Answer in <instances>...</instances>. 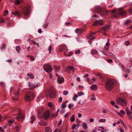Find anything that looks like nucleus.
Masks as SVG:
<instances>
[{
  "label": "nucleus",
  "mask_w": 132,
  "mask_h": 132,
  "mask_svg": "<svg viewBox=\"0 0 132 132\" xmlns=\"http://www.w3.org/2000/svg\"><path fill=\"white\" fill-rule=\"evenodd\" d=\"M88 42L89 44H91L92 42V40L91 38L90 39L88 40Z\"/></svg>",
  "instance_id": "61"
},
{
  "label": "nucleus",
  "mask_w": 132,
  "mask_h": 132,
  "mask_svg": "<svg viewBox=\"0 0 132 132\" xmlns=\"http://www.w3.org/2000/svg\"><path fill=\"white\" fill-rule=\"evenodd\" d=\"M75 119V118H74V115H73L71 116V117L70 118V120L71 122H73Z\"/></svg>",
  "instance_id": "27"
},
{
  "label": "nucleus",
  "mask_w": 132,
  "mask_h": 132,
  "mask_svg": "<svg viewBox=\"0 0 132 132\" xmlns=\"http://www.w3.org/2000/svg\"><path fill=\"white\" fill-rule=\"evenodd\" d=\"M30 58L32 61H34L35 59L34 57L32 56H30Z\"/></svg>",
  "instance_id": "63"
},
{
  "label": "nucleus",
  "mask_w": 132,
  "mask_h": 132,
  "mask_svg": "<svg viewBox=\"0 0 132 132\" xmlns=\"http://www.w3.org/2000/svg\"><path fill=\"white\" fill-rule=\"evenodd\" d=\"M35 117L34 116H32L31 117V120L30 121V122L31 123H33L35 120Z\"/></svg>",
  "instance_id": "23"
},
{
  "label": "nucleus",
  "mask_w": 132,
  "mask_h": 132,
  "mask_svg": "<svg viewBox=\"0 0 132 132\" xmlns=\"http://www.w3.org/2000/svg\"><path fill=\"white\" fill-rule=\"evenodd\" d=\"M80 53V51L79 50H77L75 52V54H79Z\"/></svg>",
  "instance_id": "43"
},
{
  "label": "nucleus",
  "mask_w": 132,
  "mask_h": 132,
  "mask_svg": "<svg viewBox=\"0 0 132 132\" xmlns=\"http://www.w3.org/2000/svg\"><path fill=\"white\" fill-rule=\"evenodd\" d=\"M0 132H5L3 128L0 126Z\"/></svg>",
  "instance_id": "55"
},
{
  "label": "nucleus",
  "mask_w": 132,
  "mask_h": 132,
  "mask_svg": "<svg viewBox=\"0 0 132 132\" xmlns=\"http://www.w3.org/2000/svg\"><path fill=\"white\" fill-rule=\"evenodd\" d=\"M21 1L22 0H15L14 2V3L16 5H19Z\"/></svg>",
  "instance_id": "21"
},
{
  "label": "nucleus",
  "mask_w": 132,
  "mask_h": 132,
  "mask_svg": "<svg viewBox=\"0 0 132 132\" xmlns=\"http://www.w3.org/2000/svg\"><path fill=\"white\" fill-rule=\"evenodd\" d=\"M66 103H64V102H63L61 108L63 109L64 108H65L66 107V106L65 105Z\"/></svg>",
  "instance_id": "36"
},
{
  "label": "nucleus",
  "mask_w": 132,
  "mask_h": 132,
  "mask_svg": "<svg viewBox=\"0 0 132 132\" xmlns=\"http://www.w3.org/2000/svg\"><path fill=\"white\" fill-rule=\"evenodd\" d=\"M52 130L51 128L49 127H46L45 129V132H52Z\"/></svg>",
  "instance_id": "16"
},
{
  "label": "nucleus",
  "mask_w": 132,
  "mask_h": 132,
  "mask_svg": "<svg viewBox=\"0 0 132 132\" xmlns=\"http://www.w3.org/2000/svg\"><path fill=\"white\" fill-rule=\"evenodd\" d=\"M101 29H102L105 31H107L108 29L105 27H102Z\"/></svg>",
  "instance_id": "60"
},
{
  "label": "nucleus",
  "mask_w": 132,
  "mask_h": 132,
  "mask_svg": "<svg viewBox=\"0 0 132 132\" xmlns=\"http://www.w3.org/2000/svg\"><path fill=\"white\" fill-rule=\"evenodd\" d=\"M125 45H126L128 46V45L130 44V42L129 41H126L125 42Z\"/></svg>",
  "instance_id": "49"
},
{
  "label": "nucleus",
  "mask_w": 132,
  "mask_h": 132,
  "mask_svg": "<svg viewBox=\"0 0 132 132\" xmlns=\"http://www.w3.org/2000/svg\"><path fill=\"white\" fill-rule=\"evenodd\" d=\"M39 125L40 126H45L46 125H47V123L45 122L44 121H43L42 120L39 123Z\"/></svg>",
  "instance_id": "15"
},
{
  "label": "nucleus",
  "mask_w": 132,
  "mask_h": 132,
  "mask_svg": "<svg viewBox=\"0 0 132 132\" xmlns=\"http://www.w3.org/2000/svg\"><path fill=\"white\" fill-rule=\"evenodd\" d=\"M130 22L131 21L130 20H128L125 22V24H127L130 23Z\"/></svg>",
  "instance_id": "45"
},
{
  "label": "nucleus",
  "mask_w": 132,
  "mask_h": 132,
  "mask_svg": "<svg viewBox=\"0 0 132 132\" xmlns=\"http://www.w3.org/2000/svg\"><path fill=\"white\" fill-rule=\"evenodd\" d=\"M118 13L121 16H125L127 14V11L123 10V8L120 7L119 9Z\"/></svg>",
  "instance_id": "5"
},
{
  "label": "nucleus",
  "mask_w": 132,
  "mask_h": 132,
  "mask_svg": "<svg viewBox=\"0 0 132 132\" xmlns=\"http://www.w3.org/2000/svg\"><path fill=\"white\" fill-rule=\"evenodd\" d=\"M65 24L67 26L69 25H71V23L69 22H66L65 23Z\"/></svg>",
  "instance_id": "56"
},
{
  "label": "nucleus",
  "mask_w": 132,
  "mask_h": 132,
  "mask_svg": "<svg viewBox=\"0 0 132 132\" xmlns=\"http://www.w3.org/2000/svg\"><path fill=\"white\" fill-rule=\"evenodd\" d=\"M81 100H80L78 102V104H81L82 105H83L84 104V102H81Z\"/></svg>",
  "instance_id": "58"
},
{
  "label": "nucleus",
  "mask_w": 132,
  "mask_h": 132,
  "mask_svg": "<svg viewBox=\"0 0 132 132\" xmlns=\"http://www.w3.org/2000/svg\"><path fill=\"white\" fill-rule=\"evenodd\" d=\"M63 98L62 97H60L59 98L58 101L59 102H61L62 101Z\"/></svg>",
  "instance_id": "47"
},
{
  "label": "nucleus",
  "mask_w": 132,
  "mask_h": 132,
  "mask_svg": "<svg viewBox=\"0 0 132 132\" xmlns=\"http://www.w3.org/2000/svg\"><path fill=\"white\" fill-rule=\"evenodd\" d=\"M110 52H105V53H104V55H110Z\"/></svg>",
  "instance_id": "48"
},
{
  "label": "nucleus",
  "mask_w": 132,
  "mask_h": 132,
  "mask_svg": "<svg viewBox=\"0 0 132 132\" xmlns=\"http://www.w3.org/2000/svg\"><path fill=\"white\" fill-rule=\"evenodd\" d=\"M5 85V84H4V83L3 82H0V86L1 87H3V86H4Z\"/></svg>",
  "instance_id": "53"
},
{
  "label": "nucleus",
  "mask_w": 132,
  "mask_h": 132,
  "mask_svg": "<svg viewBox=\"0 0 132 132\" xmlns=\"http://www.w3.org/2000/svg\"><path fill=\"white\" fill-rule=\"evenodd\" d=\"M62 78H61L60 77H59V78H57V80L59 83H61L64 82V79L62 77Z\"/></svg>",
  "instance_id": "17"
},
{
  "label": "nucleus",
  "mask_w": 132,
  "mask_h": 132,
  "mask_svg": "<svg viewBox=\"0 0 132 132\" xmlns=\"http://www.w3.org/2000/svg\"><path fill=\"white\" fill-rule=\"evenodd\" d=\"M52 49V46H49L48 48V50L49 51V53H51V50Z\"/></svg>",
  "instance_id": "40"
},
{
  "label": "nucleus",
  "mask_w": 132,
  "mask_h": 132,
  "mask_svg": "<svg viewBox=\"0 0 132 132\" xmlns=\"http://www.w3.org/2000/svg\"><path fill=\"white\" fill-rule=\"evenodd\" d=\"M16 50L17 52L19 53L21 50L20 47L19 46H17L16 47Z\"/></svg>",
  "instance_id": "24"
},
{
  "label": "nucleus",
  "mask_w": 132,
  "mask_h": 132,
  "mask_svg": "<svg viewBox=\"0 0 132 132\" xmlns=\"http://www.w3.org/2000/svg\"><path fill=\"white\" fill-rule=\"evenodd\" d=\"M11 13L12 14H13V15H17L18 14L19 12H14V11H12L11 12Z\"/></svg>",
  "instance_id": "34"
},
{
  "label": "nucleus",
  "mask_w": 132,
  "mask_h": 132,
  "mask_svg": "<svg viewBox=\"0 0 132 132\" xmlns=\"http://www.w3.org/2000/svg\"><path fill=\"white\" fill-rule=\"evenodd\" d=\"M28 87L30 89H32L37 86V85H35V84L34 85L31 84V83L29 82H28Z\"/></svg>",
  "instance_id": "13"
},
{
  "label": "nucleus",
  "mask_w": 132,
  "mask_h": 132,
  "mask_svg": "<svg viewBox=\"0 0 132 132\" xmlns=\"http://www.w3.org/2000/svg\"><path fill=\"white\" fill-rule=\"evenodd\" d=\"M13 100L14 101H18V97H16L15 96V97H13Z\"/></svg>",
  "instance_id": "54"
},
{
  "label": "nucleus",
  "mask_w": 132,
  "mask_h": 132,
  "mask_svg": "<svg viewBox=\"0 0 132 132\" xmlns=\"http://www.w3.org/2000/svg\"><path fill=\"white\" fill-rule=\"evenodd\" d=\"M96 76H98L99 78H102L103 77V75L101 73H97L96 74Z\"/></svg>",
  "instance_id": "29"
},
{
  "label": "nucleus",
  "mask_w": 132,
  "mask_h": 132,
  "mask_svg": "<svg viewBox=\"0 0 132 132\" xmlns=\"http://www.w3.org/2000/svg\"><path fill=\"white\" fill-rule=\"evenodd\" d=\"M62 122V120H61L59 122L58 124V125L59 126H60Z\"/></svg>",
  "instance_id": "62"
},
{
  "label": "nucleus",
  "mask_w": 132,
  "mask_h": 132,
  "mask_svg": "<svg viewBox=\"0 0 132 132\" xmlns=\"http://www.w3.org/2000/svg\"><path fill=\"white\" fill-rule=\"evenodd\" d=\"M112 15L113 17L115 18H118L119 16V15L118 14H117V15H116V14H112Z\"/></svg>",
  "instance_id": "33"
},
{
  "label": "nucleus",
  "mask_w": 132,
  "mask_h": 132,
  "mask_svg": "<svg viewBox=\"0 0 132 132\" xmlns=\"http://www.w3.org/2000/svg\"><path fill=\"white\" fill-rule=\"evenodd\" d=\"M22 12L24 15L26 16H27L30 12L29 7L27 6L24 8L22 9Z\"/></svg>",
  "instance_id": "7"
},
{
  "label": "nucleus",
  "mask_w": 132,
  "mask_h": 132,
  "mask_svg": "<svg viewBox=\"0 0 132 132\" xmlns=\"http://www.w3.org/2000/svg\"><path fill=\"white\" fill-rule=\"evenodd\" d=\"M84 93L82 92H78V93L77 95L78 96H80L81 95H83Z\"/></svg>",
  "instance_id": "37"
},
{
  "label": "nucleus",
  "mask_w": 132,
  "mask_h": 132,
  "mask_svg": "<svg viewBox=\"0 0 132 132\" xmlns=\"http://www.w3.org/2000/svg\"><path fill=\"white\" fill-rule=\"evenodd\" d=\"M27 75L30 77L31 79H33L34 78V76H33L32 74L31 73H27Z\"/></svg>",
  "instance_id": "26"
},
{
  "label": "nucleus",
  "mask_w": 132,
  "mask_h": 132,
  "mask_svg": "<svg viewBox=\"0 0 132 132\" xmlns=\"http://www.w3.org/2000/svg\"><path fill=\"white\" fill-rule=\"evenodd\" d=\"M63 94L65 95H67L68 94V92L67 91H64L63 92Z\"/></svg>",
  "instance_id": "51"
},
{
  "label": "nucleus",
  "mask_w": 132,
  "mask_h": 132,
  "mask_svg": "<svg viewBox=\"0 0 132 132\" xmlns=\"http://www.w3.org/2000/svg\"><path fill=\"white\" fill-rule=\"evenodd\" d=\"M90 88L92 90H97V87L96 85H94L91 86Z\"/></svg>",
  "instance_id": "19"
},
{
  "label": "nucleus",
  "mask_w": 132,
  "mask_h": 132,
  "mask_svg": "<svg viewBox=\"0 0 132 132\" xmlns=\"http://www.w3.org/2000/svg\"><path fill=\"white\" fill-rule=\"evenodd\" d=\"M49 110H47L44 114L43 118L45 120L49 118Z\"/></svg>",
  "instance_id": "11"
},
{
  "label": "nucleus",
  "mask_w": 132,
  "mask_h": 132,
  "mask_svg": "<svg viewBox=\"0 0 132 132\" xmlns=\"http://www.w3.org/2000/svg\"><path fill=\"white\" fill-rule=\"evenodd\" d=\"M87 80L89 84H93L92 82L90 81V79L89 78H87Z\"/></svg>",
  "instance_id": "42"
},
{
  "label": "nucleus",
  "mask_w": 132,
  "mask_h": 132,
  "mask_svg": "<svg viewBox=\"0 0 132 132\" xmlns=\"http://www.w3.org/2000/svg\"><path fill=\"white\" fill-rule=\"evenodd\" d=\"M43 67L44 70L47 72H51L52 70V69L51 66L48 64H45Z\"/></svg>",
  "instance_id": "3"
},
{
  "label": "nucleus",
  "mask_w": 132,
  "mask_h": 132,
  "mask_svg": "<svg viewBox=\"0 0 132 132\" xmlns=\"http://www.w3.org/2000/svg\"><path fill=\"white\" fill-rule=\"evenodd\" d=\"M130 110L127 108L126 109V112L129 118H132L130 114Z\"/></svg>",
  "instance_id": "18"
},
{
  "label": "nucleus",
  "mask_w": 132,
  "mask_h": 132,
  "mask_svg": "<svg viewBox=\"0 0 132 132\" xmlns=\"http://www.w3.org/2000/svg\"><path fill=\"white\" fill-rule=\"evenodd\" d=\"M25 115L23 113H21L19 112L18 114V116L16 118V119L19 121H22L24 119Z\"/></svg>",
  "instance_id": "4"
},
{
  "label": "nucleus",
  "mask_w": 132,
  "mask_h": 132,
  "mask_svg": "<svg viewBox=\"0 0 132 132\" xmlns=\"http://www.w3.org/2000/svg\"><path fill=\"white\" fill-rule=\"evenodd\" d=\"M7 122L9 123L10 125H11L12 123L14 122L15 121L14 120H7Z\"/></svg>",
  "instance_id": "25"
},
{
  "label": "nucleus",
  "mask_w": 132,
  "mask_h": 132,
  "mask_svg": "<svg viewBox=\"0 0 132 132\" xmlns=\"http://www.w3.org/2000/svg\"><path fill=\"white\" fill-rule=\"evenodd\" d=\"M5 21L4 19L2 18H0V23H3Z\"/></svg>",
  "instance_id": "31"
},
{
  "label": "nucleus",
  "mask_w": 132,
  "mask_h": 132,
  "mask_svg": "<svg viewBox=\"0 0 132 132\" xmlns=\"http://www.w3.org/2000/svg\"><path fill=\"white\" fill-rule=\"evenodd\" d=\"M99 13L100 14L101 16H102L107 15L108 14V12L105 8H102Z\"/></svg>",
  "instance_id": "6"
},
{
  "label": "nucleus",
  "mask_w": 132,
  "mask_h": 132,
  "mask_svg": "<svg viewBox=\"0 0 132 132\" xmlns=\"http://www.w3.org/2000/svg\"><path fill=\"white\" fill-rule=\"evenodd\" d=\"M48 105L49 107H51L52 106V104L51 102H49L48 103Z\"/></svg>",
  "instance_id": "50"
},
{
  "label": "nucleus",
  "mask_w": 132,
  "mask_h": 132,
  "mask_svg": "<svg viewBox=\"0 0 132 132\" xmlns=\"http://www.w3.org/2000/svg\"><path fill=\"white\" fill-rule=\"evenodd\" d=\"M77 125L75 124H73L72 127V130H74L76 127Z\"/></svg>",
  "instance_id": "39"
},
{
  "label": "nucleus",
  "mask_w": 132,
  "mask_h": 132,
  "mask_svg": "<svg viewBox=\"0 0 132 132\" xmlns=\"http://www.w3.org/2000/svg\"><path fill=\"white\" fill-rule=\"evenodd\" d=\"M49 94L51 97L53 98L55 95V93L54 89L53 87H51L50 88L49 90Z\"/></svg>",
  "instance_id": "9"
},
{
  "label": "nucleus",
  "mask_w": 132,
  "mask_h": 132,
  "mask_svg": "<svg viewBox=\"0 0 132 132\" xmlns=\"http://www.w3.org/2000/svg\"><path fill=\"white\" fill-rule=\"evenodd\" d=\"M104 22L102 20H97L96 21L93 23L92 26L98 25H102L103 24Z\"/></svg>",
  "instance_id": "10"
},
{
  "label": "nucleus",
  "mask_w": 132,
  "mask_h": 132,
  "mask_svg": "<svg viewBox=\"0 0 132 132\" xmlns=\"http://www.w3.org/2000/svg\"><path fill=\"white\" fill-rule=\"evenodd\" d=\"M6 62H9L11 63L12 62V60H11V59H9V60H6Z\"/></svg>",
  "instance_id": "59"
},
{
  "label": "nucleus",
  "mask_w": 132,
  "mask_h": 132,
  "mask_svg": "<svg viewBox=\"0 0 132 132\" xmlns=\"http://www.w3.org/2000/svg\"><path fill=\"white\" fill-rule=\"evenodd\" d=\"M102 8H101L99 6H96L95 7V10L96 12L100 13L101 10V9H102Z\"/></svg>",
  "instance_id": "14"
},
{
  "label": "nucleus",
  "mask_w": 132,
  "mask_h": 132,
  "mask_svg": "<svg viewBox=\"0 0 132 132\" xmlns=\"http://www.w3.org/2000/svg\"><path fill=\"white\" fill-rule=\"evenodd\" d=\"M6 47V45L5 44H3L2 47L1 48V50H2L4 48Z\"/></svg>",
  "instance_id": "38"
},
{
  "label": "nucleus",
  "mask_w": 132,
  "mask_h": 132,
  "mask_svg": "<svg viewBox=\"0 0 132 132\" xmlns=\"http://www.w3.org/2000/svg\"><path fill=\"white\" fill-rule=\"evenodd\" d=\"M120 112L121 113V114H122L124 115L125 114V111H123L122 110H121L120 111Z\"/></svg>",
  "instance_id": "52"
},
{
  "label": "nucleus",
  "mask_w": 132,
  "mask_h": 132,
  "mask_svg": "<svg viewBox=\"0 0 132 132\" xmlns=\"http://www.w3.org/2000/svg\"><path fill=\"white\" fill-rule=\"evenodd\" d=\"M97 53V51L96 50L93 49L91 51V54L92 55H94Z\"/></svg>",
  "instance_id": "22"
},
{
  "label": "nucleus",
  "mask_w": 132,
  "mask_h": 132,
  "mask_svg": "<svg viewBox=\"0 0 132 132\" xmlns=\"http://www.w3.org/2000/svg\"><path fill=\"white\" fill-rule=\"evenodd\" d=\"M105 119H101L99 120V121L101 122H105Z\"/></svg>",
  "instance_id": "41"
},
{
  "label": "nucleus",
  "mask_w": 132,
  "mask_h": 132,
  "mask_svg": "<svg viewBox=\"0 0 132 132\" xmlns=\"http://www.w3.org/2000/svg\"><path fill=\"white\" fill-rule=\"evenodd\" d=\"M64 50V47L63 46H60L59 47V51L60 52Z\"/></svg>",
  "instance_id": "28"
},
{
  "label": "nucleus",
  "mask_w": 132,
  "mask_h": 132,
  "mask_svg": "<svg viewBox=\"0 0 132 132\" xmlns=\"http://www.w3.org/2000/svg\"><path fill=\"white\" fill-rule=\"evenodd\" d=\"M115 80L113 79H109L107 80L105 85V88L108 91L111 90L114 87Z\"/></svg>",
  "instance_id": "1"
},
{
  "label": "nucleus",
  "mask_w": 132,
  "mask_h": 132,
  "mask_svg": "<svg viewBox=\"0 0 132 132\" xmlns=\"http://www.w3.org/2000/svg\"><path fill=\"white\" fill-rule=\"evenodd\" d=\"M75 31L78 35H80L84 31V30L80 28H77L75 30Z\"/></svg>",
  "instance_id": "12"
},
{
  "label": "nucleus",
  "mask_w": 132,
  "mask_h": 132,
  "mask_svg": "<svg viewBox=\"0 0 132 132\" xmlns=\"http://www.w3.org/2000/svg\"><path fill=\"white\" fill-rule=\"evenodd\" d=\"M108 39V41L105 44V46H106L108 47H109V46L110 45V44L109 42V39Z\"/></svg>",
  "instance_id": "30"
},
{
  "label": "nucleus",
  "mask_w": 132,
  "mask_h": 132,
  "mask_svg": "<svg viewBox=\"0 0 132 132\" xmlns=\"http://www.w3.org/2000/svg\"><path fill=\"white\" fill-rule=\"evenodd\" d=\"M109 47H108L106 46V47L105 46V47L104 48V51H108L109 50Z\"/></svg>",
  "instance_id": "35"
},
{
  "label": "nucleus",
  "mask_w": 132,
  "mask_h": 132,
  "mask_svg": "<svg viewBox=\"0 0 132 132\" xmlns=\"http://www.w3.org/2000/svg\"><path fill=\"white\" fill-rule=\"evenodd\" d=\"M82 126L83 129H86L88 128V127L87 123H82Z\"/></svg>",
  "instance_id": "20"
},
{
  "label": "nucleus",
  "mask_w": 132,
  "mask_h": 132,
  "mask_svg": "<svg viewBox=\"0 0 132 132\" xmlns=\"http://www.w3.org/2000/svg\"><path fill=\"white\" fill-rule=\"evenodd\" d=\"M107 61L109 63H111L112 62V60L110 59H107Z\"/></svg>",
  "instance_id": "57"
},
{
  "label": "nucleus",
  "mask_w": 132,
  "mask_h": 132,
  "mask_svg": "<svg viewBox=\"0 0 132 132\" xmlns=\"http://www.w3.org/2000/svg\"><path fill=\"white\" fill-rule=\"evenodd\" d=\"M129 12L130 14H132V9L129 10Z\"/></svg>",
  "instance_id": "64"
},
{
  "label": "nucleus",
  "mask_w": 132,
  "mask_h": 132,
  "mask_svg": "<svg viewBox=\"0 0 132 132\" xmlns=\"http://www.w3.org/2000/svg\"><path fill=\"white\" fill-rule=\"evenodd\" d=\"M117 104H126V101L120 98H118L116 100Z\"/></svg>",
  "instance_id": "8"
},
{
  "label": "nucleus",
  "mask_w": 132,
  "mask_h": 132,
  "mask_svg": "<svg viewBox=\"0 0 132 132\" xmlns=\"http://www.w3.org/2000/svg\"><path fill=\"white\" fill-rule=\"evenodd\" d=\"M57 113H55V114H53L52 115L51 117L52 118H55L57 116Z\"/></svg>",
  "instance_id": "44"
},
{
  "label": "nucleus",
  "mask_w": 132,
  "mask_h": 132,
  "mask_svg": "<svg viewBox=\"0 0 132 132\" xmlns=\"http://www.w3.org/2000/svg\"><path fill=\"white\" fill-rule=\"evenodd\" d=\"M64 53V55L66 56H70L72 55V52H69L68 54H66L65 52Z\"/></svg>",
  "instance_id": "32"
},
{
  "label": "nucleus",
  "mask_w": 132,
  "mask_h": 132,
  "mask_svg": "<svg viewBox=\"0 0 132 132\" xmlns=\"http://www.w3.org/2000/svg\"><path fill=\"white\" fill-rule=\"evenodd\" d=\"M34 97L33 93L32 92H27L24 98L25 100L27 102H30L33 99Z\"/></svg>",
  "instance_id": "2"
},
{
  "label": "nucleus",
  "mask_w": 132,
  "mask_h": 132,
  "mask_svg": "<svg viewBox=\"0 0 132 132\" xmlns=\"http://www.w3.org/2000/svg\"><path fill=\"white\" fill-rule=\"evenodd\" d=\"M19 90H17V91L16 92V93H15V96H16V97H18V95L19 94Z\"/></svg>",
  "instance_id": "46"
}]
</instances>
